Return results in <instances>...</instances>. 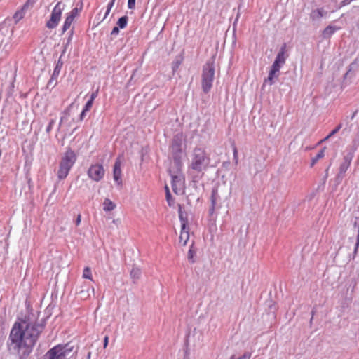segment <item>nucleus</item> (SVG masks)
<instances>
[{"label":"nucleus","instance_id":"39","mask_svg":"<svg viewBox=\"0 0 359 359\" xmlns=\"http://www.w3.org/2000/svg\"><path fill=\"white\" fill-rule=\"evenodd\" d=\"M233 158H234L236 163H238V151L236 148L233 149Z\"/></svg>","mask_w":359,"mask_h":359},{"label":"nucleus","instance_id":"15","mask_svg":"<svg viewBox=\"0 0 359 359\" xmlns=\"http://www.w3.org/2000/svg\"><path fill=\"white\" fill-rule=\"evenodd\" d=\"M102 206L104 211L109 212L114 210L116 208V205L109 198H105L102 203Z\"/></svg>","mask_w":359,"mask_h":359},{"label":"nucleus","instance_id":"37","mask_svg":"<svg viewBox=\"0 0 359 359\" xmlns=\"http://www.w3.org/2000/svg\"><path fill=\"white\" fill-rule=\"evenodd\" d=\"M81 215H78L75 221L76 225L79 226L81 224Z\"/></svg>","mask_w":359,"mask_h":359},{"label":"nucleus","instance_id":"8","mask_svg":"<svg viewBox=\"0 0 359 359\" xmlns=\"http://www.w3.org/2000/svg\"><path fill=\"white\" fill-rule=\"evenodd\" d=\"M64 8L65 4H63L61 1L57 2V4L55 6L51 12L50 18L47 21L46 25L48 29H55L58 25L61 20V15Z\"/></svg>","mask_w":359,"mask_h":359},{"label":"nucleus","instance_id":"26","mask_svg":"<svg viewBox=\"0 0 359 359\" xmlns=\"http://www.w3.org/2000/svg\"><path fill=\"white\" fill-rule=\"evenodd\" d=\"M251 358V353L250 352H245L241 356L232 355L230 359H250Z\"/></svg>","mask_w":359,"mask_h":359},{"label":"nucleus","instance_id":"14","mask_svg":"<svg viewBox=\"0 0 359 359\" xmlns=\"http://www.w3.org/2000/svg\"><path fill=\"white\" fill-rule=\"evenodd\" d=\"M280 70L271 67L268 77L264 79V84H269V86L273 85L275 81L278 78Z\"/></svg>","mask_w":359,"mask_h":359},{"label":"nucleus","instance_id":"33","mask_svg":"<svg viewBox=\"0 0 359 359\" xmlns=\"http://www.w3.org/2000/svg\"><path fill=\"white\" fill-rule=\"evenodd\" d=\"M194 252L193 251V250L191 248H190L189 250V252H188V259L189 260L192 259V258L194 257Z\"/></svg>","mask_w":359,"mask_h":359},{"label":"nucleus","instance_id":"17","mask_svg":"<svg viewBox=\"0 0 359 359\" xmlns=\"http://www.w3.org/2000/svg\"><path fill=\"white\" fill-rule=\"evenodd\" d=\"M25 9H26L25 6H24L15 12V13L13 15V18H14L15 22H19L20 20H22L24 18L25 13Z\"/></svg>","mask_w":359,"mask_h":359},{"label":"nucleus","instance_id":"7","mask_svg":"<svg viewBox=\"0 0 359 359\" xmlns=\"http://www.w3.org/2000/svg\"><path fill=\"white\" fill-rule=\"evenodd\" d=\"M215 76V67L213 62L206 63L203 69L202 74V88L205 93H208L212 88Z\"/></svg>","mask_w":359,"mask_h":359},{"label":"nucleus","instance_id":"6","mask_svg":"<svg viewBox=\"0 0 359 359\" xmlns=\"http://www.w3.org/2000/svg\"><path fill=\"white\" fill-rule=\"evenodd\" d=\"M73 346L69 344L57 345L50 349L46 354L47 359H68L72 353Z\"/></svg>","mask_w":359,"mask_h":359},{"label":"nucleus","instance_id":"25","mask_svg":"<svg viewBox=\"0 0 359 359\" xmlns=\"http://www.w3.org/2000/svg\"><path fill=\"white\" fill-rule=\"evenodd\" d=\"M61 68H62V63H60V61H58L57 64L56 65V67L54 69L51 79L57 78L58 76V75L60 72Z\"/></svg>","mask_w":359,"mask_h":359},{"label":"nucleus","instance_id":"31","mask_svg":"<svg viewBox=\"0 0 359 359\" xmlns=\"http://www.w3.org/2000/svg\"><path fill=\"white\" fill-rule=\"evenodd\" d=\"M135 6V0H128V7L129 9H133Z\"/></svg>","mask_w":359,"mask_h":359},{"label":"nucleus","instance_id":"34","mask_svg":"<svg viewBox=\"0 0 359 359\" xmlns=\"http://www.w3.org/2000/svg\"><path fill=\"white\" fill-rule=\"evenodd\" d=\"M119 33V29L117 27H114L111 32V35H117Z\"/></svg>","mask_w":359,"mask_h":359},{"label":"nucleus","instance_id":"19","mask_svg":"<svg viewBox=\"0 0 359 359\" xmlns=\"http://www.w3.org/2000/svg\"><path fill=\"white\" fill-rule=\"evenodd\" d=\"M351 158H348V157L345 158L344 162L341 165L339 168V172L341 174H344L346 172L351 164Z\"/></svg>","mask_w":359,"mask_h":359},{"label":"nucleus","instance_id":"16","mask_svg":"<svg viewBox=\"0 0 359 359\" xmlns=\"http://www.w3.org/2000/svg\"><path fill=\"white\" fill-rule=\"evenodd\" d=\"M93 103V102L92 101V100H89L86 102V104L84 106L83 109L82 110V111L80 114V121H82L84 118V117L86 116V112H88L92 107Z\"/></svg>","mask_w":359,"mask_h":359},{"label":"nucleus","instance_id":"40","mask_svg":"<svg viewBox=\"0 0 359 359\" xmlns=\"http://www.w3.org/2000/svg\"><path fill=\"white\" fill-rule=\"evenodd\" d=\"M97 90L96 92H94L92 93L90 100H92V101L93 102L94 100L95 99V97H97Z\"/></svg>","mask_w":359,"mask_h":359},{"label":"nucleus","instance_id":"27","mask_svg":"<svg viewBox=\"0 0 359 359\" xmlns=\"http://www.w3.org/2000/svg\"><path fill=\"white\" fill-rule=\"evenodd\" d=\"M71 106L65 111L64 116H62L60 118V125L63 124L66 121H68V118L69 117V110H70Z\"/></svg>","mask_w":359,"mask_h":359},{"label":"nucleus","instance_id":"5","mask_svg":"<svg viewBox=\"0 0 359 359\" xmlns=\"http://www.w3.org/2000/svg\"><path fill=\"white\" fill-rule=\"evenodd\" d=\"M182 167L177 170V166L170 165L169 172L171 177V184L173 191L176 194H182L184 191V180L181 173Z\"/></svg>","mask_w":359,"mask_h":359},{"label":"nucleus","instance_id":"23","mask_svg":"<svg viewBox=\"0 0 359 359\" xmlns=\"http://www.w3.org/2000/svg\"><path fill=\"white\" fill-rule=\"evenodd\" d=\"M82 277L83 278L89 279L90 280H93L91 270H90V267L86 266V267L84 268L83 271Z\"/></svg>","mask_w":359,"mask_h":359},{"label":"nucleus","instance_id":"46","mask_svg":"<svg viewBox=\"0 0 359 359\" xmlns=\"http://www.w3.org/2000/svg\"><path fill=\"white\" fill-rule=\"evenodd\" d=\"M184 359H189V358H184Z\"/></svg>","mask_w":359,"mask_h":359},{"label":"nucleus","instance_id":"29","mask_svg":"<svg viewBox=\"0 0 359 359\" xmlns=\"http://www.w3.org/2000/svg\"><path fill=\"white\" fill-rule=\"evenodd\" d=\"M116 0H111V1L107 5V11H106V13H105V15H104V18H106L107 16L109 14L114 4V2H115Z\"/></svg>","mask_w":359,"mask_h":359},{"label":"nucleus","instance_id":"44","mask_svg":"<svg viewBox=\"0 0 359 359\" xmlns=\"http://www.w3.org/2000/svg\"><path fill=\"white\" fill-rule=\"evenodd\" d=\"M165 191H166V194H167L168 191H169L168 187L167 185H165Z\"/></svg>","mask_w":359,"mask_h":359},{"label":"nucleus","instance_id":"38","mask_svg":"<svg viewBox=\"0 0 359 359\" xmlns=\"http://www.w3.org/2000/svg\"><path fill=\"white\" fill-rule=\"evenodd\" d=\"M353 1V0H344V1H342L341 2V6H344L348 5V4H349Z\"/></svg>","mask_w":359,"mask_h":359},{"label":"nucleus","instance_id":"4","mask_svg":"<svg viewBox=\"0 0 359 359\" xmlns=\"http://www.w3.org/2000/svg\"><path fill=\"white\" fill-rule=\"evenodd\" d=\"M183 140L184 137L182 134H177L174 137L170 146V152L173 158L170 165L177 166V170H178L180 167L182 166L181 156Z\"/></svg>","mask_w":359,"mask_h":359},{"label":"nucleus","instance_id":"18","mask_svg":"<svg viewBox=\"0 0 359 359\" xmlns=\"http://www.w3.org/2000/svg\"><path fill=\"white\" fill-rule=\"evenodd\" d=\"M325 13L323 8H318L312 11L311 17L313 20H317L324 16Z\"/></svg>","mask_w":359,"mask_h":359},{"label":"nucleus","instance_id":"13","mask_svg":"<svg viewBox=\"0 0 359 359\" xmlns=\"http://www.w3.org/2000/svg\"><path fill=\"white\" fill-rule=\"evenodd\" d=\"M180 219L182 222V228L180 235V242L182 245H186L189 238V233L188 229L186 226V221L182 219V215H180Z\"/></svg>","mask_w":359,"mask_h":359},{"label":"nucleus","instance_id":"41","mask_svg":"<svg viewBox=\"0 0 359 359\" xmlns=\"http://www.w3.org/2000/svg\"><path fill=\"white\" fill-rule=\"evenodd\" d=\"M109 342V337L108 336H106L104 339V348H106Z\"/></svg>","mask_w":359,"mask_h":359},{"label":"nucleus","instance_id":"12","mask_svg":"<svg viewBox=\"0 0 359 359\" xmlns=\"http://www.w3.org/2000/svg\"><path fill=\"white\" fill-rule=\"evenodd\" d=\"M121 158L118 157L114 163V171H113V177L114 180L118 186H121L122 184V179H121Z\"/></svg>","mask_w":359,"mask_h":359},{"label":"nucleus","instance_id":"20","mask_svg":"<svg viewBox=\"0 0 359 359\" xmlns=\"http://www.w3.org/2000/svg\"><path fill=\"white\" fill-rule=\"evenodd\" d=\"M336 30V27L332 26H328L324 29L323 32V36L325 38H329L335 32Z\"/></svg>","mask_w":359,"mask_h":359},{"label":"nucleus","instance_id":"32","mask_svg":"<svg viewBox=\"0 0 359 359\" xmlns=\"http://www.w3.org/2000/svg\"><path fill=\"white\" fill-rule=\"evenodd\" d=\"M341 128V125H339L335 129H334L329 135L332 137L336 134Z\"/></svg>","mask_w":359,"mask_h":359},{"label":"nucleus","instance_id":"11","mask_svg":"<svg viewBox=\"0 0 359 359\" xmlns=\"http://www.w3.org/2000/svg\"><path fill=\"white\" fill-rule=\"evenodd\" d=\"M285 50L286 46L284 45L281 47L278 53L277 54L276 59L271 65L272 67L280 70V68L284 65L287 58V55H285Z\"/></svg>","mask_w":359,"mask_h":359},{"label":"nucleus","instance_id":"10","mask_svg":"<svg viewBox=\"0 0 359 359\" xmlns=\"http://www.w3.org/2000/svg\"><path fill=\"white\" fill-rule=\"evenodd\" d=\"M224 201L225 198L220 196L218 191L217 189H213L211 196L210 211L212 212L215 210L221 208Z\"/></svg>","mask_w":359,"mask_h":359},{"label":"nucleus","instance_id":"22","mask_svg":"<svg viewBox=\"0 0 359 359\" xmlns=\"http://www.w3.org/2000/svg\"><path fill=\"white\" fill-rule=\"evenodd\" d=\"M73 21H74V20L72 19V17L67 16V18L65 20V22L63 24V26H62V32H66L70 27Z\"/></svg>","mask_w":359,"mask_h":359},{"label":"nucleus","instance_id":"30","mask_svg":"<svg viewBox=\"0 0 359 359\" xmlns=\"http://www.w3.org/2000/svg\"><path fill=\"white\" fill-rule=\"evenodd\" d=\"M79 11L76 8L72 9L69 13H68V17H72L73 20H74L75 17L78 15Z\"/></svg>","mask_w":359,"mask_h":359},{"label":"nucleus","instance_id":"2","mask_svg":"<svg viewBox=\"0 0 359 359\" xmlns=\"http://www.w3.org/2000/svg\"><path fill=\"white\" fill-rule=\"evenodd\" d=\"M188 172L192 176L198 177L208 168L210 158L206 151L202 148H195L189 159Z\"/></svg>","mask_w":359,"mask_h":359},{"label":"nucleus","instance_id":"43","mask_svg":"<svg viewBox=\"0 0 359 359\" xmlns=\"http://www.w3.org/2000/svg\"><path fill=\"white\" fill-rule=\"evenodd\" d=\"M331 136L328 135L327 137H325L321 142L327 140Z\"/></svg>","mask_w":359,"mask_h":359},{"label":"nucleus","instance_id":"28","mask_svg":"<svg viewBox=\"0 0 359 359\" xmlns=\"http://www.w3.org/2000/svg\"><path fill=\"white\" fill-rule=\"evenodd\" d=\"M325 149V148H324L321 151H320L318 153V154L316 155V156L314 158H313L312 165L315 164L319 159L322 158L324 156Z\"/></svg>","mask_w":359,"mask_h":359},{"label":"nucleus","instance_id":"3","mask_svg":"<svg viewBox=\"0 0 359 359\" xmlns=\"http://www.w3.org/2000/svg\"><path fill=\"white\" fill-rule=\"evenodd\" d=\"M76 161V156L73 151L68 150L65 153L64 156L62 157L57 171V177L60 180H64L67 177Z\"/></svg>","mask_w":359,"mask_h":359},{"label":"nucleus","instance_id":"1","mask_svg":"<svg viewBox=\"0 0 359 359\" xmlns=\"http://www.w3.org/2000/svg\"><path fill=\"white\" fill-rule=\"evenodd\" d=\"M43 325L26 321L15 323L11 331L8 341L9 351L25 358L31 353Z\"/></svg>","mask_w":359,"mask_h":359},{"label":"nucleus","instance_id":"24","mask_svg":"<svg viewBox=\"0 0 359 359\" xmlns=\"http://www.w3.org/2000/svg\"><path fill=\"white\" fill-rule=\"evenodd\" d=\"M128 22V17L127 16H123L121 18L118 19L117 22V25L121 29H123L126 27Z\"/></svg>","mask_w":359,"mask_h":359},{"label":"nucleus","instance_id":"45","mask_svg":"<svg viewBox=\"0 0 359 359\" xmlns=\"http://www.w3.org/2000/svg\"><path fill=\"white\" fill-rule=\"evenodd\" d=\"M90 353H88V358H90Z\"/></svg>","mask_w":359,"mask_h":359},{"label":"nucleus","instance_id":"35","mask_svg":"<svg viewBox=\"0 0 359 359\" xmlns=\"http://www.w3.org/2000/svg\"><path fill=\"white\" fill-rule=\"evenodd\" d=\"M166 199L168 203V204L171 205V194L170 193V191H168V193L166 194Z\"/></svg>","mask_w":359,"mask_h":359},{"label":"nucleus","instance_id":"42","mask_svg":"<svg viewBox=\"0 0 359 359\" xmlns=\"http://www.w3.org/2000/svg\"><path fill=\"white\" fill-rule=\"evenodd\" d=\"M112 222H113V224H114L115 225H118V224H120L121 221H120V219H114V220L112 221Z\"/></svg>","mask_w":359,"mask_h":359},{"label":"nucleus","instance_id":"21","mask_svg":"<svg viewBox=\"0 0 359 359\" xmlns=\"http://www.w3.org/2000/svg\"><path fill=\"white\" fill-rule=\"evenodd\" d=\"M140 276H141V271L139 268L135 267V268L132 269V270L130 271V276L133 280H138L140 278Z\"/></svg>","mask_w":359,"mask_h":359},{"label":"nucleus","instance_id":"36","mask_svg":"<svg viewBox=\"0 0 359 359\" xmlns=\"http://www.w3.org/2000/svg\"><path fill=\"white\" fill-rule=\"evenodd\" d=\"M54 122H55L54 120H51L50 121V122L49 123V124H48V127L46 128V131L47 132H49L52 129V127H53V126L54 124Z\"/></svg>","mask_w":359,"mask_h":359},{"label":"nucleus","instance_id":"9","mask_svg":"<svg viewBox=\"0 0 359 359\" xmlns=\"http://www.w3.org/2000/svg\"><path fill=\"white\" fill-rule=\"evenodd\" d=\"M105 175V170L100 164H94L90 166L88 170L89 178L95 182H100Z\"/></svg>","mask_w":359,"mask_h":359}]
</instances>
